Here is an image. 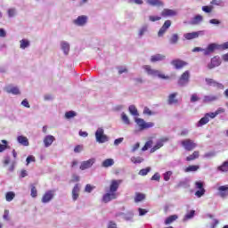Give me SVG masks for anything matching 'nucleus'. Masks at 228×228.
I'll return each mask as SVG.
<instances>
[{"label":"nucleus","mask_w":228,"mask_h":228,"mask_svg":"<svg viewBox=\"0 0 228 228\" xmlns=\"http://www.w3.org/2000/svg\"><path fill=\"white\" fill-rule=\"evenodd\" d=\"M143 69L148 76H152V77H159L160 79H170L168 76H165L158 69H153L150 65L143 66Z\"/></svg>","instance_id":"nucleus-1"},{"label":"nucleus","mask_w":228,"mask_h":228,"mask_svg":"<svg viewBox=\"0 0 228 228\" xmlns=\"http://www.w3.org/2000/svg\"><path fill=\"white\" fill-rule=\"evenodd\" d=\"M94 136L97 143H106V142L110 141L108 135L104 134V129L102 127H99L96 130Z\"/></svg>","instance_id":"nucleus-2"},{"label":"nucleus","mask_w":228,"mask_h":228,"mask_svg":"<svg viewBox=\"0 0 228 228\" xmlns=\"http://www.w3.org/2000/svg\"><path fill=\"white\" fill-rule=\"evenodd\" d=\"M215 51H220V45L216 43H211L208 45L207 48H204L203 54L204 56H210Z\"/></svg>","instance_id":"nucleus-3"},{"label":"nucleus","mask_w":228,"mask_h":228,"mask_svg":"<svg viewBox=\"0 0 228 228\" xmlns=\"http://www.w3.org/2000/svg\"><path fill=\"white\" fill-rule=\"evenodd\" d=\"M135 123L137 126H139V128L141 131H143V129H150V127H154V123L152 122H145L143 118H136Z\"/></svg>","instance_id":"nucleus-4"},{"label":"nucleus","mask_w":228,"mask_h":228,"mask_svg":"<svg viewBox=\"0 0 228 228\" xmlns=\"http://www.w3.org/2000/svg\"><path fill=\"white\" fill-rule=\"evenodd\" d=\"M88 23V16L80 15L77 19L73 20V24L78 28H83Z\"/></svg>","instance_id":"nucleus-5"},{"label":"nucleus","mask_w":228,"mask_h":228,"mask_svg":"<svg viewBox=\"0 0 228 228\" xmlns=\"http://www.w3.org/2000/svg\"><path fill=\"white\" fill-rule=\"evenodd\" d=\"M181 145L183 147L185 151H193L197 147V143H195L191 139H185L181 142Z\"/></svg>","instance_id":"nucleus-6"},{"label":"nucleus","mask_w":228,"mask_h":228,"mask_svg":"<svg viewBox=\"0 0 228 228\" xmlns=\"http://www.w3.org/2000/svg\"><path fill=\"white\" fill-rule=\"evenodd\" d=\"M188 83H190V71L186 70L178 79V86H187Z\"/></svg>","instance_id":"nucleus-7"},{"label":"nucleus","mask_w":228,"mask_h":228,"mask_svg":"<svg viewBox=\"0 0 228 228\" xmlns=\"http://www.w3.org/2000/svg\"><path fill=\"white\" fill-rule=\"evenodd\" d=\"M167 142H168V138L167 137H163L161 139H159L156 142V144L151 149L150 152L152 154L153 152H156V151L161 149V147H163V145H165V143H167Z\"/></svg>","instance_id":"nucleus-8"},{"label":"nucleus","mask_w":228,"mask_h":228,"mask_svg":"<svg viewBox=\"0 0 228 228\" xmlns=\"http://www.w3.org/2000/svg\"><path fill=\"white\" fill-rule=\"evenodd\" d=\"M95 164V158L89 159L88 160L82 161L80 164V170H88V168H92Z\"/></svg>","instance_id":"nucleus-9"},{"label":"nucleus","mask_w":228,"mask_h":228,"mask_svg":"<svg viewBox=\"0 0 228 228\" xmlns=\"http://www.w3.org/2000/svg\"><path fill=\"white\" fill-rule=\"evenodd\" d=\"M115 199H117V192H111V191H110L109 192L103 194L102 198V202H103L104 204H108V202L115 200Z\"/></svg>","instance_id":"nucleus-10"},{"label":"nucleus","mask_w":228,"mask_h":228,"mask_svg":"<svg viewBox=\"0 0 228 228\" xmlns=\"http://www.w3.org/2000/svg\"><path fill=\"white\" fill-rule=\"evenodd\" d=\"M204 35V30H200L196 32H190L183 34V38L185 40H193L195 38H199V37Z\"/></svg>","instance_id":"nucleus-11"},{"label":"nucleus","mask_w":228,"mask_h":228,"mask_svg":"<svg viewBox=\"0 0 228 228\" xmlns=\"http://www.w3.org/2000/svg\"><path fill=\"white\" fill-rule=\"evenodd\" d=\"M60 48L61 51H62L64 56H69V53H70V43L62 40L60 42Z\"/></svg>","instance_id":"nucleus-12"},{"label":"nucleus","mask_w":228,"mask_h":228,"mask_svg":"<svg viewBox=\"0 0 228 228\" xmlns=\"http://www.w3.org/2000/svg\"><path fill=\"white\" fill-rule=\"evenodd\" d=\"M172 26V21L170 20H167L163 26L160 28V29L158 32V37H163V35H165V33H167V31L168 30V28Z\"/></svg>","instance_id":"nucleus-13"},{"label":"nucleus","mask_w":228,"mask_h":228,"mask_svg":"<svg viewBox=\"0 0 228 228\" xmlns=\"http://www.w3.org/2000/svg\"><path fill=\"white\" fill-rule=\"evenodd\" d=\"M53 199H54V191H47L43 195L41 201L43 202V204H47L50 200H53Z\"/></svg>","instance_id":"nucleus-14"},{"label":"nucleus","mask_w":228,"mask_h":228,"mask_svg":"<svg viewBox=\"0 0 228 228\" xmlns=\"http://www.w3.org/2000/svg\"><path fill=\"white\" fill-rule=\"evenodd\" d=\"M222 61L219 56H215L211 59L210 63L208 64V69H215V67H220Z\"/></svg>","instance_id":"nucleus-15"},{"label":"nucleus","mask_w":228,"mask_h":228,"mask_svg":"<svg viewBox=\"0 0 228 228\" xmlns=\"http://www.w3.org/2000/svg\"><path fill=\"white\" fill-rule=\"evenodd\" d=\"M54 142H56V138L51 134L45 136L43 140V143L46 149L51 147Z\"/></svg>","instance_id":"nucleus-16"},{"label":"nucleus","mask_w":228,"mask_h":228,"mask_svg":"<svg viewBox=\"0 0 228 228\" xmlns=\"http://www.w3.org/2000/svg\"><path fill=\"white\" fill-rule=\"evenodd\" d=\"M81 191V187L79 186V183H76L75 186L72 189V200L73 202H76L77 199H79V192Z\"/></svg>","instance_id":"nucleus-17"},{"label":"nucleus","mask_w":228,"mask_h":228,"mask_svg":"<svg viewBox=\"0 0 228 228\" xmlns=\"http://www.w3.org/2000/svg\"><path fill=\"white\" fill-rule=\"evenodd\" d=\"M116 216H122L126 222H133V218H134V213H133V211H128L126 213H119L116 215Z\"/></svg>","instance_id":"nucleus-18"},{"label":"nucleus","mask_w":228,"mask_h":228,"mask_svg":"<svg viewBox=\"0 0 228 228\" xmlns=\"http://www.w3.org/2000/svg\"><path fill=\"white\" fill-rule=\"evenodd\" d=\"M177 95H179L178 93H173L168 95L167 104H169V106H173V104H177V102H179V100H177Z\"/></svg>","instance_id":"nucleus-19"},{"label":"nucleus","mask_w":228,"mask_h":228,"mask_svg":"<svg viewBox=\"0 0 228 228\" xmlns=\"http://www.w3.org/2000/svg\"><path fill=\"white\" fill-rule=\"evenodd\" d=\"M120 184H122V180H112L110 186V191L115 193L117 190H118V186H120Z\"/></svg>","instance_id":"nucleus-20"},{"label":"nucleus","mask_w":228,"mask_h":228,"mask_svg":"<svg viewBox=\"0 0 228 228\" xmlns=\"http://www.w3.org/2000/svg\"><path fill=\"white\" fill-rule=\"evenodd\" d=\"M149 33V25L144 24L138 29V38H143Z\"/></svg>","instance_id":"nucleus-21"},{"label":"nucleus","mask_w":228,"mask_h":228,"mask_svg":"<svg viewBox=\"0 0 228 228\" xmlns=\"http://www.w3.org/2000/svg\"><path fill=\"white\" fill-rule=\"evenodd\" d=\"M5 92H7V94H12V95H19V94H20V90H19V87L13 86L12 85L7 86L5 87Z\"/></svg>","instance_id":"nucleus-22"},{"label":"nucleus","mask_w":228,"mask_h":228,"mask_svg":"<svg viewBox=\"0 0 228 228\" xmlns=\"http://www.w3.org/2000/svg\"><path fill=\"white\" fill-rule=\"evenodd\" d=\"M171 65H173V67H175V69L179 70L180 69H183V67L186 66V62H184V61L176 59V60H173L171 61Z\"/></svg>","instance_id":"nucleus-23"},{"label":"nucleus","mask_w":228,"mask_h":228,"mask_svg":"<svg viewBox=\"0 0 228 228\" xmlns=\"http://www.w3.org/2000/svg\"><path fill=\"white\" fill-rule=\"evenodd\" d=\"M162 17H175L177 11L172 9H164L161 12Z\"/></svg>","instance_id":"nucleus-24"},{"label":"nucleus","mask_w":228,"mask_h":228,"mask_svg":"<svg viewBox=\"0 0 228 228\" xmlns=\"http://www.w3.org/2000/svg\"><path fill=\"white\" fill-rule=\"evenodd\" d=\"M206 83L208 84L209 86H215L216 88L224 90V85L213 80L212 78H206Z\"/></svg>","instance_id":"nucleus-25"},{"label":"nucleus","mask_w":228,"mask_h":228,"mask_svg":"<svg viewBox=\"0 0 228 228\" xmlns=\"http://www.w3.org/2000/svg\"><path fill=\"white\" fill-rule=\"evenodd\" d=\"M218 191L219 197H222V199H224V197H228V184L219 186Z\"/></svg>","instance_id":"nucleus-26"},{"label":"nucleus","mask_w":228,"mask_h":228,"mask_svg":"<svg viewBox=\"0 0 228 228\" xmlns=\"http://www.w3.org/2000/svg\"><path fill=\"white\" fill-rule=\"evenodd\" d=\"M17 142L20 145H23V147H28L29 146V140H28V137L24 135H20L17 137Z\"/></svg>","instance_id":"nucleus-27"},{"label":"nucleus","mask_w":228,"mask_h":228,"mask_svg":"<svg viewBox=\"0 0 228 228\" xmlns=\"http://www.w3.org/2000/svg\"><path fill=\"white\" fill-rule=\"evenodd\" d=\"M178 42H179V34L174 33L168 38V43L170 44V45H177Z\"/></svg>","instance_id":"nucleus-28"},{"label":"nucleus","mask_w":228,"mask_h":228,"mask_svg":"<svg viewBox=\"0 0 228 228\" xmlns=\"http://www.w3.org/2000/svg\"><path fill=\"white\" fill-rule=\"evenodd\" d=\"M219 96L218 95H205L203 97V102H215V101H218Z\"/></svg>","instance_id":"nucleus-29"},{"label":"nucleus","mask_w":228,"mask_h":228,"mask_svg":"<svg viewBox=\"0 0 228 228\" xmlns=\"http://www.w3.org/2000/svg\"><path fill=\"white\" fill-rule=\"evenodd\" d=\"M202 20H204V18L202 17V15L197 14L191 19V24H192V26H197V24H200Z\"/></svg>","instance_id":"nucleus-30"},{"label":"nucleus","mask_w":228,"mask_h":228,"mask_svg":"<svg viewBox=\"0 0 228 228\" xmlns=\"http://www.w3.org/2000/svg\"><path fill=\"white\" fill-rule=\"evenodd\" d=\"M165 58H167V56L158 53V54L151 56V61L152 63H156V61H163V60H165Z\"/></svg>","instance_id":"nucleus-31"},{"label":"nucleus","mask_w":228,"mask_h":228,"mask_svg":"<svg viewBox=\"0 0 228 228\" xmlns=\"http://www.w3.org/2000/svg\"><path fill=\"white\" fill-rule=\"evenodd\" d=\"M113 165H115V160H113V159H107L103 160L102 163V167L103 168H108L110 167H113Z\"/></svg>","instance_id":"nucleus-32"},{"label":"nucleus","mask_w":228,"mask_h":228,"mask_svg":"<svg viewBox=\"0 0 228 228\" xmlns=\"http://www.w3.org/2000/svg\"><path fill=\"white\" fill-rule=\"evenodd\" d=\"M209 122V118L208 117L207 114L203 118H201L199 122L197 123L198 127H202V126H206Z\"/></svg>","instance_id":"nucleus-33"},{"label":"nucleus","mask_w":228,"mask_h":228,"mask_svg":"<svg viewBox=\"0 0 228 228\" xmlns=\"http://www.w3.org/2000/svg\"><path fill=\"white\" fill-rule=\"evenodd\" d=\"M217 172H228V160L223 162L221 166L217 167Z\"/></svg>","instance_id":"nucleus-34"},{"label":"nucleus","mask_w":228,"mask_h":228,"mask_svg":"<svg viewBox=\"0 0 228 228\" xmlns=\"http://www.w3.org/2000/svg\"><path fill=\"white\" fill-rule=\"evenodd\" d=\"M146 3L150 4V6H163V2L160 0H147Z\"/></svg>","instance_id":"nucleus-35"},{"label":"nucleus","mask_w":228,"mask_h":228,"mask_svg":"<svg viewBox=\"0 0 228 228\" xmlns=\"http://www.w3.org/2000/svg\"><path fill=\"white\" fill-rule=\"evenodd\" d=\"M128 111L130 114L133 115V117H138L140 114L138 113V110L134 105H130L128 107Z\"/></svg>","instance_id":"nucleus-36"},{"label":"nucleus","mask_w":228,"mask_h":228,"mask_svg":"<svg viewBox=\"0 0 228 228\" xmlns=\"http://www.w3.org/2000/svg\"><path fill=\"white\" fill-rule=\"evenodd\" d=\"M13 199H15V192L13 191H8L5 194V200L7 202H12V200H13Z\"/></svg>","instance_id":"nucleus-37"},{"label":"nucleus","mask_w":228,"mask_h":228,"mask_svg":"<svg viewBox=\"0 0 228 228\" xmlns=\"http://www.w3.org/2000/svg\"><path fill=\"white\" fill-rule=\"evenodd\" d=\"M20 49H28L29 47V41L28 39H21L20 41Z\"/></svg>","instance_id":"nucleus-38"},{"label":"nucleus","mask_w":228,"mask_h":228,"mask_svg":"<svg viewBox=\"0 0 228 228\" xmlns=\"http://www.w3.org/2000/svg\"><path fill=\"white\" fill-rule=\"evenodd\" d=\"M176 218H177V216H175V215H173V216H170L167 217L166 220H165V224L166 225H170V224H172L173 222H175Z\"/></svg>","instance_id":"nucleus-39"},{"label":"nucleus","mask_w":228,"mask_h":228,"mask_svg":"<svg viewBox=\"0 0 228 228\" xmlns=\"http://www.w3.org/2000/svg\"><path fill=\"white\" fill-rule=\"evenodd\" d=\"M121 120L126 124V126H129L131 124V121L129 120L127 114L125 112L121 113Z\"/></svg>","instance_id":"nucleus-40"},{"label":"nucleus","mask_w":228,"mask_h":228,"mask_svg":"<svg viewBox=\"0 0 228 228\" xmlns=\"http://www.w3.org/2000/svg\"><path fill=\"white\" fill-rule=\"evenodd\" d=\"M211 4H214V6H221V8H224L225 6V2L223 0H212Z\"/></svg>","instance_id":"nucleus-41"},{"label":"nucleus","mask_w":228,"mask_h":228,"mask_svg":"<svg viewBox=\"0 0 228 228\" xmlns=\"http://www.w3.org/2000/svg\"><path fill=\"white\" fill-rule=\"evenodd\" d=\"M195 216V210H191L189 213H187L183 218V222H186V220H191Z\"/></svg>","instance_id":"nucleus-42"},{"label":"nucleus","mask_w":228,"mask_h":228,"mask_svg":"<svg viewBox=\"0 0 228 228\" xmlns=\"http://www.w3.org/2000/svg\"><path fill=\"white\" fill-rule=\"evenodd\" d=\"M131 161H132V163H134V165H138L140 163H143V158H142V157H132Z\"/></svg>","instance_id":"nucleus-43"},{"label":"nucleus","mask_w":228,"mask_h":228,"mask_svg":"<svg viewBox=\"0 0 228 228\" xmlns=\"http://www.w3.org/2000/svg\"><path fill=\"white\" fill-rule=\"evenodd\" d=\"M199 158V151H194L191 155L186 158V161H193Z\"/></svg>","instance_id":"nucleus-44"},{"label":"nucleus","mask_w":228,"mask_h":228,"mask_svg":"<svg viewBox=\"0 0 228 228\" xmlns=\"http://www.w3.org/2000/svg\"><path fill=\"white\" fill-rule=\"evenodd\" d=\"M1 142L3 144H0V152H4L8 149V141L2 140Z\"/></svg>","instance_id":"nucleus-45"},{"label":"nucleus","mask_w":228,"mask_h":228,"mask_svg":"<svg viewBox=\"0 0 228 228\" xmlns=\"http://www.w3.org/2000/svg\"><path fill=\"white\" fill-rule=\"evenodd\" d=\"M145 200V195L142 193H137L134 198V202H142V200Z\"/></svg>","instance_id":"nucleus-46"},{"label":"nucleus","mask_w":228,"mask_h":228,"mask_svg":"<svg viewBox=\"0 0 228 228\" xmlns=\"http://www.w3.org/2000/svg\"><path fill=\"white\" fill-rule=\"evenodd\" d=\"M200 167L199 166H189L188 167L185 168V172H197L199 170Z\"/></svg>","instance_id":"nucleus-47"},{"label":"nucleus","mask_w":228,"mask_h":228,"mask_svg":"<svg viewBox=\"0 0 228 228\" xmlns=\"http://www.w3.org/2000/svg\"><path fill=\"white\" fill-rule=\"evenodd\" d=\"M149 172H151V167H148L146 168H142L139 171V175H147V174H149Z\"/></svg>","instance_id":"nucleus-48"},{"label":"nucleus","mask_w":228,"mask_h":228,"mask_svg":"<svg viewBox=\"0 0 228 228\" xmlns=\"http://www.w3.org/2000/svg\"><path fill=\"white\" fill-rule=\"evenodd\" d=\"M74 117H76V112L73 110H69L65 113V118L70 119L74 118Z\"/></svg>","instance_id":"nucleus-49"},{"label":"nucleus","mask_w":228,"mask_h":228,"mask_svg":"<svg viewBox=\"0 0 228 228\" xmlns=\"http://www.w3.org/2000/svg\"><path fill=\"white\" fill-rule=\"evenodd\" d=\"M152 146V141H148L145 142L144 146L142 148V151L145 152V151H148Z\"/></svg>","instance_id":"nucleus-50"},{"label":"nucleus","mask_w":228,"mask_h":228,"mask_svg":"<svg viewBox=\"0 0 228 228\" xmlns=\"http://www.w3.org/2000/svg\"><path fill=\"white\" fill-rule=\"evenodd\" d=\"M94 190H95V186H92L90 183L86 185L85 191L86 193H92V191H94Z\"/></svg>","instance_id":"nucleus-51"},{"label":"nucleus","mask_w":228,"mask_h":228,"mask_svg":"<svg viewBox=\"0 0 228 228\" xmlns=\"http://www.w3.org/2000/svg\"><path fill=\"white\" fill-rule=\"evenodd\" d=\"M204 193H206V189H199L195 192V195H196V197H198V199H200V197H203Z\"/></svg>","instance_id":"nucleus-52"},{"label":"nucleus","mask_w":228,"mask_h":228,"mask_svg":"<svg viewBox=\"0 0 228 228\" xmlns=\"http://www.w3.org/2000/svg\"><path fill=\"white\" fill-rule=\"evenodd\" d=\"M216 156V153L215 151H209L204 154L203 158H207L208 159L211 158H215Z\"/></svg>","instance_id":"nucleus-53"},{"label":"nucleus","mask_w":228,"mask_h":228,"mask_svg":"<svg viewBox=\"0 0 228 228\" xmlns=\"http://www.w3.org/2000/svg\"><path fill=\"white\" fill-rule=\"evenodd\" d=\"M172 171H167L163 174L164 181H170V177H172Z\"/></svg>","instance_id":"nucleus-54"},{"label":"nucleus","mask_w":228,"mask_h":228,"mask_svg":"<svg viewBox=\"0 0 228 228\" xmlns=\"http://www.w3.org/2000/svg\"><path fill=\"white\" fill-rule=\"evenodd\" d=\"M195 188L197 190H204V182L198 181L195 183Z\"/></svg>","instance_id":"nucleus-55"},{"label":"nucleus","mask_w":228,"mask_h":228,"mask_svg":"<svg viewBox=\"0 0 228 228\" xmlns=\"http://www.w3.org/2000/svg\"><path fill=\"white\" fill-rule=\"evenodd\" d=\"M209 24H214V26H220L222 24V21L218 19H211L209 20Z\"/></svg>","instance_id":"nucleus-56"},{"label":"nucleus","mask_w":228,"mask_h":228,"mask_svg":"<svg viewBox=\"0 0 228 228\" xmlns=\"http://www.w3.org/2000/svg\"><path fill=\"white\" fill-rule=\"evenodd\" d=\"M178 188H188V182H186V181H181V182H179V183H178Z\"/></svg>","instance_id":"nucleus-57"},{"label":"nucleus","mask_w":228,"mask_h":228,"mask_svg":"<svg viewBox=\"0 0 228 228\" xmlns=\"http://www.w3.org/2000/svg\"><path fill=\"white\" fill-rule=\"evenodd\" d=\"M226 49H228V41L222 45H219L220 51H225Z\"/></svg>","instance_id":"nucleus-58"},{"label":"nucleus","mask_w":228,"mask_h":228,"mask_svg":"<svg viewBox=\"0 0 228 228\" xmlns=\"http://www.w3.org/2000/svg\"><path fill=\"white\" fill-rule=\"evenodd\" d=\"M16 13H17V11L15 9H9L8 10V16L11 17V18L15 17Z\"/></svg>","instance_id":"nucleus-59"},{"label":"nucleus","mask_w":228,"mask_h":228,"mask_svg":"<svg viewBox=\"0 0 228 228\" xmlns=\"http://www.w3.org/2000/svg\"><path fill=\"white\" fill-rule=\"evenodd\" d=\"M149 20H151V22H156L158 20H161V17H159V16H150Z\"/></svg>","instance_id":"nucleus-60"},{"label":"nucleus","mask_w":228,"mask_h":228,"mask_svg":"<svg viewBox=\"0 0 228 228\" xmlns=\"http://www.w3.org/2000/svg\"><path fill=\"white\" fill-rule=\"evenodd\" d=\"M124 142V137H119L114 141V145L118 147V145H120Z\"/></svg>","instance_id":"nucleus-61"},{"label":"nucleus","mask_w":228,"mask_h":228,"mask_svg":"<svg viewBox=\"0 0 228 228\" xmlns=\"http://www.w3.org/2000/svg\"><path fill=\"white\" fill-rule=\"evenodd\" d=\"M197 101H199V96L197 95V94H191V102H197Z\"/></svg>","instance_id":"nucleus-62"},{"label":"nucleus","mask_w":228,"mask_h":228,"mask_svg":"<svg viewBox=\"0 0 228 228\" xmlns=\"http://www.w3.org/2000/svg\"><path fill=\"white\" fill-rule=\"evenodd\" d=\"M27 165H29L31 162H35V157L33 155H29L26 159Z\"/></svg>","instance_id":"nucleus-63"},{"label":"nucleus","mask_w":228,"mask_h":228,"mask_svg":"<svg viewBox=\"0 0 228 228\" xmlns=\"http://www.w3.org/2000/svg\"><path fill=\"white\" fill-rule=\"evenodd\" d=\"M108 228H117V223L113 221H110L108 223Z\"/></svg>","instance_id":"nucleus-64"}]
</instances>
